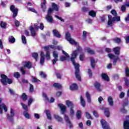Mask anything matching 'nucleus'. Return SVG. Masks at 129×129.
Masks as SVG:
<instances>
[{
  "mask_svg": "<svg viewBox=\"0 0 129 129\" xmlns=\"http://www.w3.org/2000/svg\"><path fill=\"white\" fill-rule=\"evenodd\" d=\"M108 21L107 22L108 27H112L113 22L120 21V17L119 16L114 17L112 18L111 15H108Z\"/></svg>",
  "mask_w": 129,
  "mask_h": 129,
  "instance_id": "3",
  "label": "nucleus"
},
{
  "mask_svg": "<svg viewBox=\"0 0 129 129\" xmlns=\"http://www.w3.org/2000/svg\"><path fill=\"white\" fill-rule=\"evenodd\" d=\"M45 57L46 58L47 60H50L51 59V57H50V52L49 51H46V53L45 54Z\"/></svg>",
  "mask_w": 129,
  "mask_h": 129,
  "instance_id": "38",
  "label": "nucleus"
},
{
  "mask_svg": "<svg viewBox=\"0 0 129 129\" xmlns=\"http://www.w3.org/2000/svg\"><path fill=\"white\" fill-rule=\"evenodd\" d=\"M15 23L16 27H19V26H20V22L19 21L15 20Z\"/></svg>",
  "mask_w": 129,
  "mask_h": 129,
  "instance_id": "61",
  "label": "nucleus"
},
{
  "mask_svg": "<svg viewBox=\"0 0 129 129\" xmlns=\"http://www.w3.org/2000/svg\"><path fill=\"white\" fill-rule=\"evenodd\" d=\"M52 53H53V57L54 58H58V52H57L56 50H54Z\"/></svg>",
  "mask_w": 129,
  "mask_h": 129,
  "instance_id": "39",
  "label": "nucleus"
},
{
  "mask_svg": "<svg viewBox=\"0 0 129 129\" xmlns=\"http://www.w3.org/2000/svg\"><path fill=\"white\" fill-rule=\"evenodd\" d=\"M101 77L103 80H105L106 81H109V78H108V76H107L106 74H102Z\"/></svg>",
  "mask_w": 129,
  "mask_h": 129,
  "instance_id": "20",
  "label": "nucleus"
},
{
  "mask_svg": "<svg viewBox=\"0 0 129 129\" xmlns=\"http://www.w3.org/2000/svg\"><path fill=\"white\" fill-rule=\"evenodd\" d=\"M9 39L10 43L12 44H14L16 42V39L14 38V36H10Z\"/></svg>",
  "mask_w": 129,
  "mask_h": 129,
  "instance_id": "32",
  "label": "nucleus"
},
{
  "mask_svg": "<svg viewBox=\"0 0 129 129\" xmlns=\"http://www.w3.org/2000/svg\"><path fill=\"white\" fill-rule=\"evenodd\" d=\"M66 104L67 105L68 107H70V108H74V104H73V103L70 100H67L66 101Z\"/></svg>",
  "mask_w": 129,
  "mask_h": 129,
  "instance_id": "15",
  "label": "nucleus"
},
{
  "mask_svg": "<svg viewBox=\"0 0 129 129\" xmlns=\"http://www.w3.org/2000/svg\"><path fill=\"white\" fill-rule=\"evenodd\" d=\"M86 96L87 97L88 102L90 103L91 102V98L90 97V94L88 92H86Z\"/></svg>",
  "mask_w": 129,
  "mask_h": 129,
  "instance_id": "26",
  "label": "nucleus"
},
{
  "mask_svg": "<svg viewBox=\"0 0 129 129\" xmlns=\"http://www.w3.org/2000/svg\"><path fill=\"white\" fill-rule=\"evenodd\" d=\"M55 18H56V19H58V20L61 21V22H64V19L57 15H55Z\"/></svg>",
  "mask_w": 129,
  "mask_h": 129,
  "instance_id": "60",
  "label": "nucleus"
},
{
  "mask_svg": "<svg viewBox=\"0 0 129 129\" xmlns=\"http://www.w3.org/2000/svg\"><path fill=\"white\" fill-rule=\"evenodd\" d=\"M86 52H87V53H88L89 54H91L92 55L95 54V52L93 50H92L91 49H90L89 48H86Z\"/></svg>",
  "mask_w": 129,
  "mask_h": 129,
  "instance_id": "24",
  "label": "nucleus"
},
{
  "mask_svg": "<svg viewBox=\"0 0 129 129\" xmlns=\"http://www.w3.org/2000/svg\"><path fill=\"white\" fill-rule=\"evenodd\" d=\"M64 119H66V122L68 123L69 127L71 128V127H72V124L71 123L70 120H69V117L68 116L64 115Z\"/></svg>",
  "mask_w": 129,
  "mask_h": 129,
  "instance_id": "16",
  "label": "nucleus"
},
{
  "mask_svg": "<svg viewBox=\"0 0 129 129\" xmlns=\"http://www.w3.org/2000/svg\"><path fill=\"white\" fill-rule=\"evenodd\" d=\"M53 35L55 36V37H57V38H60L61 35H60V33H59V32L57 31L56 30L54 29L53 31Z\"/></svg>",
  "mask_w": 129,
  "mask_h": 129,
  "instance_id": "25",
  "label": "nucleus"
},
{
  "mask_svg": "<svg viewBox=\"0 0 129 129\" xmlns=\"http://www.w3.org/2000/svg\"><path fill=\"white\" fill-rule=\"evenodd\" d=\"M81 104L82 106H83V107L85 106V100H84V99L82 96H81Z\"/></svg>",
  "mask_w": 129,
  "mask_h": 129,
  "instance_id": "35",
  "label": "nucleus"
},
{
  "mask_svg": "<svg viewBox=\"0 0 129 129\" xmlns=\"http://www.w3.org/2000/svg\"><path fill=\"white\" fill-rule=\"evenodd\" d=\"M34 116L35 118H37V119H39V118H40V115L38 113H34Z\"/></svg>",
  "mask_w": 129,
  "mask_h": 129,
  "instance_id": "63",
  "label": "nucleus"
},
{
  "mask_svg": "<svg viewBox=\"0 0 129 129\" xmlns=\"http://www.w3.org/2000/svg\"><path fill=\"white\" fill-rule=\"evenodd\" d=\"M30 30L31 32V36H32V37H35V36H36V31H35V29H34L33 26H30Z\"/></svg>",
  "mask_w": 129,
  "mask_h": 129,
  "instance_id": "21",
  "label": "nucleus"
},
{
  "mask_svg": "<svg viewBox=\"0 0 129 129\" xmlns=\"http://www.w3.org/2000/svg\"><path fill=\"white\" fill-rule=\"evenodd\" d=\"M124 80L125 85H126V86H129L128 79H127V78H124Z\"/></svg>",
  "mask_w": 129,
  "mask_h": 129,
  "instance_id": "42",
  "label": "nucleus"
},
{
  "mask_svg": "<svg viewBox=\"0 0 129 129\" xmlns=\"http://www.w3.org/2000/svg\"><path fill=\"white\" fill-rule=\"evenodd\" d=\"M115 43H117V44H119L120 43V38H115L114 39V40Z\"/></svg>",
  "mask_w": 129,
  "mask_h": 129,
  "instance_id": "46",
  "label": "nucleus"
},
{
  "mask_svg": "<svg viewBox=\"0 0 129 129\" xmlns=\"http://www.w3.org/2000/svg\"><path fill=\"white\" fill-rule=\"evenodd\" d=\"M32 56L34 59H35L36 61H37L38 59V53H33L32 54Z\"/></svg>",
  "mask_w": 129,
  "mask_h": 129,
  "instance_id": "44",
  "label": "nucleus"
},
{
  "mask_svg": "<svg viewBox=\"0 0 129 129\" xmlns=\"http://www.w3.org/2000/svg\"><path fill=\"white\" fill-rule=\"evenodd\" d=\"M58 106L60 108L61 113L63 114L64 112H66V106L62 104H59Z\"/></svg>",
  "mask_w": 129,
  "mask_h": 129,
  "instance_id": "13",
  "label": "nucleus"
},
{
  "mask_svg": "<svg viewBox=\"0 0 129 129\" xmlns=\"http://www.w3.org/2000/svg\"><path fill=\"white\" fill-rule=\"evenodd\" d=\"M108 102L111 106H112L113 105V99H112V97L109 96L108 97Z\"/></svg>",
  "mask_w": 129,
  "mask_h": 129,
  "instance_id": "23",
  "label": "nucleus"
},
{
  "mask_svg": "<svg viewBox=\"0 0 129 129\" xmlns=\"http://www.w3.org/2000/svg\"><path fill=\"white\" fill-rule=\"evenodd\" d=\"M94 87H95L96 89H97V91H101L102 89L100 87V84L98 82H96L94 84Z\"/></svg>",
  "mask_w": 129,
  "mask_h": 129,
  "instance_id": "18",
  "label": "nucleus"
},
{
  "mask_svg": "<svg viewBox=\"0 0 129 129\" xmlns=\"http://www.w3.org/2000/svg\"><path fill=\"white\" fill-rule=\"evenodd\" d=\"M54 117L56 120L59 121V122H62L63 121V118H62V117H61V116H59L58 115L54 114Z\"/></svg>",
  "mask_w": 129,
  "mask_h": 129,
  "instance_id": "19",
  "label": "nucleus"
},
{
  "mask_svg": "<svg viewBox=\"0 0 129 129\" xmlns=\"http://www.w3.org/2000/svg\"><path fill=\"white\" fill-rule=\"evenodd\" d=\"M89 15L91 17H96V12L94 11H91L89 12Z\"/></svg>",
  "mask_w": 129,
  "mask_h": 129,
  "instance_id": "34",
  "label": "nucleus"
},
{
  "mask_svg": "<svg viewBox=\"0 0 129 129\" xmlns=\"http://www.w3.org/2000/svg\"><path fill=\"white\" fill-rule=\"evenodd\" d=\"M58 61V58H54V59H52V63L53 65H55L56 64V62Z\"/></svg>",
  "mask_w": 129,
  "mask_h": 129,
  "instance_id": "52",
  "label": "nucleus"
},
{
  "mask_svg": "<svg viewBox=\"0 0 129 129\" xmlns=\"http://www.w3.org/2000/svg\"><path fill=\"white\" fill-rule=\"evenodd\" d=\"M81 114H82L81 111L78 110L76 113V116L78 119H80V118H81Z\"/></svg>",
  "mask_w": 129,
  "mask_h": 129,
  "instance_id": "31",
  "label": "nucleus"
},
{
  "mask_svg": "<svg viewBox=\"0 0 129 129\" xmlns=\"http://www.w3.org/2000/svg\"><path fill=\"white\" fill-rule=\"evenodd\" d=\"M100 109L101 110H104V114L107 117H109V115H110V113H109V109L108 108H103V106H101L100 107Z\"/></svg>",
  "mask_w": 129,
  "mask_h": 129,
  "instance_id": "11",
  "label": "nucleus"
},
{
  "mask_svg": "<svg viewBox=\"0 0 129 129\" xmlns=\"http://www.w3.org/2000/svg\"><path fill=\"white\" fill-rule=\"evenodd\" d=\"M123 126L124 129H129V116H126V120L124 121Z\"/></svg>",
  "mask_w": 129,
  "mask_h": 129,
  "instance_id": "12",
  "label": "nucleus"
},
{
  "mask_svg": "<svg viewBox=\"0 0 129 129\" xmlns=\"http://www.w3.org/2000/svg\"><path fill=\"white\" fill-rule=\"evenodd\" d=\"M21 105L25 111L23 112V115L25 117V118H27V119H30L31 118V115L29 114L28 111V106L24 103H21Z\"/></svg>",
  "mask_w": 129,
  "mask_h": 129,
  "instance_id": "6",
  "label": "nucleus"
},
{
  "mask_svg": "<svg viewBox=\"0 0 129 129\" xmlns=\"http://www.w3.org/2000/svg\"><path fill=\"white\" fill-rule=\"evenodd\" d=\"M87 35V32L84 31L83 33V39L85 40V38H86V36Z\"/></svg>",
  "mask_w": 129,
  "mask_h": 129,
  "instance_id": "47",
  "label": "nucleus"
},
{
  "mask_svg": "<svg viewBox=\"0 0 129 129\" xmlns=\"http://www.w3.org/2000/svg\"><path fill=\"white\" fill-rule=\"evenodd\" d=\"M88 72L89 77H92V72H91V70H90V69H88Z\"/></svg>",
  "mask_w": 129,
  "mask_h": 129,
  "instance_id": "58",
  "label": "nucleus"
},
{
  "mask_svg": "<svg viewBox=\"0 0 129 129\" xmlns=\"http://www.w3.org/2000/svg\"><path fill=\"white\" fill-rule=\"evenodd\" d=\"M113 51L114 54L117 55V56H115L112 53H109L108 56L110 59H112L113 60V63L114 65H115L117 61H120V58H119V57L118 56L120 54V48L118 46H117L113 48Z\"/></svg>",
  "mask_w": 129,
  "mask_h": 129,
  "instance_id": "2",
  "label": "nucleus"
},
{
  "mask_svg": "<svg viewBox=\"0 0 129 129\" xmlns=\"http://www.w3.org/2000/svg\"><path fill=\"white\" fill-rule=\"evenodd\" d=\"M45 112L46 114L47 118H48V119H49V120L52 119V116H51V114L50 113V110H46Z\"/></svg>",
  "mask_w": 129,
  "mask_h": 129,
  "instance_id": "22",
  "label": "nucleus"
},
{
  "mask_svg": "<svg viewBox=\"0 0 129 129\" xmlns=\"http://www.w3.org/2000/svg\"><path fill=\"white\" fill-rule=\"evenodd\" d=\"M52 9L53 10H54V11H58V6H57V5H56V4L52 3Z\"/></svg>",
  "mask_w": 129,
  "mask_h": 129,
  "instance_id": "36",
  "label": "nucleus"
},
{
  "mask_svg": "<svg viewBox=\"0 0 129 129\" xmlns=\"http://www.w3.org/2000/svg\"><path fill=\"white\" fill-rule=\"evenodd\" d=\"M125 75L126 77H129V69L128 68H126L125 69Z\"/></svg>",
  "mask_w": 129,
  "mask_h": 129,
  "instance_id": "40",
  "label": "nucleus"
},
{
  "mask_svg": "<svg viewBox=\"0 0 129 129\" xmlns=\"http://www.w3.org/2000/svg\"><path fill=\"white\" fill-rule=\"evenodd\" d=\"M32 82H37V83H39V82H40V81L37 80L35 77H32Z\"/></svg>",
  "mask_w": 129,
  "mask_h": 129,
  "instance_id": "48",
  "label": "nucleus"
},
{
  "mask_svg": "<svg viewBox=\"0 0 129 129\" xmlns=\"http://www.w3.org/2000/svg\"><path fill=\"white\" fill-rule=\"evenodd\" d=\"M124 92H121L119 94V98H123V97H124Z\"/></svg>",
  "mask_w": 129,
  "mask_h": 129,
  "instance_id": "55",
  "label": "nucleus"
},
{
  "mask_svg": "<svg viewBox=\"0 0 129 129\" xmlns=\"http://www.w3.org/2000/svg\"><path fill=\"white\" fill-rule=\"evenodd\" d=\"M10 113L11 115H10L9 114H7V118L8 119H11L13 116H15V111L12 108H11Z\"/></svg>",
  "mask_w": 129,
  "mask_h": 129,
  "instance_id": "17",
  "label": "nucleus"
},
{
  "mask_svg": "<svg viewBox=\"0 0 129 129\" xmlns=\"http://www.w3.org/2000/svg\"><path fill=\"white\" fill-rule=\"evenodd\" d=\"M34 91V86L33 85L30 84V92H33Z\"/></svg>",
  "mask_w": 129,
  "mask_h": 129,
  "instance_id": "56",
  "label": "nucleus"
},
{
  "mask_svg": "<svg viewBox=\"0 0 129 129\" xmlns=\"http://www.w3.org/2000/svg\"><path fill=\"white\" fill-rule=\"evenodd\" d=\"M14 76L15 78H19V77H20V73H19V72H16L14 73Z\"/></svg>",
  "mask_w": 129,
  "mask_h": 129,
  "instance_id": "50",
  "label": "nucleus"
},
{
  "mask_svg": "<svg viewBox=\"0 0 129 129\" xmlns=\"http://www.w3.org/2000/svg\"><path fill=\"white\" fill-rule=\"evenodd\" d=\"M46 4H47L46 0H43V3L41 4V8L43 11L46 10Z\"/></svg>",
  "mask_w": 129,
  "mask_h": 129,
  "instance_id": "33",
  "label": "nucleus"
},
{
  "mask_svg": "<svg viewBox=\"0 0 129 129\" xmlns=\"http://www.w3.org/2000/svg\"><path fill=\"white\" fill-rule=\"evenodd\" d=\"M49 48H51V49H53V50H55V49H56V47H55V46L53 45H49L48 46H45L44 47V49H45V50L47 51L49 50Z\"/></svg>",
  "mask_w": 129,
  "mask_h": 129,
  "instance_id": "29",
  "label": "nucleus"
},
{
  "mask_svg": "<svg viewBox=\"0 0 129 129\" xmlns=\"http://www.w3.org/2000/svg\"><path fill=\"white\" fill-rule=\"evenodd\" d=\"M10 10L13 13V18H16L18 16V9L15 8L14 5H12L10 7Z\"/></svg>",
  "mask_w": 129,
  "mask_h": 129,
  "instance_id": "8",
  "label": "nucleus"
},
{
  "mask_svg": "<svg viewBox=\"0 0 129 129\" xmlns=\"http://www.w3.org/2000/svg\"><path fill=\"white\" fill-rule=\"evenodd\" d=\"M85 115L87 118H91V116L90 115V114H89V113H88V112H86Z\"/></svg>",
  "mask_w": 129,
  "mask_h": 129,
  "instance_id": "54",
  "label": "nucleus"
},
{
  "mask_svg": "<svg viewBox=\"0 0 129 129\" xmlns=\"http://www.w3.org/2000/svg\"><path fill=\"white\" fill-rule=\"evenodd\" d=\"M111 14H112V15H113V16H114V17H117L116 15V11L114 10H113L111 11Z\"/></svg>",
  "mask_w": 129,
  "mask_h": 129,
  "instance_id": "49",
  "label": "nucleus"
},
{
  "mask_svg": "<svg viewBox=\"0 0 129 129\" xmlns=\"http://www.w3.org/2000/svg\"><path fill=\"white\" fill-rule=\"evenodd\" d=\"M42 95L45 100H47V101H49V98H48V97L47 96V94H46V93H43Z\"/></svg>",
  "mask_w": 129,
  "mask_h": 129,
  "instance_id": "45",
  "label": "nucleus"
},
{
  "mask_svg": "<svg viewBox=\"0 0 129 129\" xmlns=\"http://www.w3.org/2000/svg\"><path fill=\"white\" fill-rule=\"evenodd\" d=\"M91 60V66L92 68H94L95 67V60H94V58L93 57H90Z\"/></svg>",
  "mask_w": 129,
  "mask_h": 129,
  "instance_id": "28",
  "label": "nucleus"
},
{
  "mask_svg": "<svg viewBox=\"0 0 129 129\" xmlns=\"http://www.w3.org/2000/svg\"><path fill=\"white\" fill-rule=\"evenodd\" d=\"M53 86L54 87H56V88H61V84H59V83H54L53 84Z\"/></svg>",
  "mask_w": 129,
  "mask_h": 129,
  "instance_id": "43",
  "label": "nucleus"
},
{
  "mask_svg": "<svg viewBox=\"0 0 129 129\" xmlns=\"http://www.w3.org/2000/svg\"><path fill=\"white\" fill-rule=\"evenodd\" d=\"M78 88V87L77 86V85L76 84H73L70 86L71 90H77Z\"/></svg>",
  "mask_w": 129,
  "mask_h": 129,
  "instance_id": "27",
  "label": "nucleus"
},
{
  "mask_svg": "<svg viewBox=\"0 0 129 129\" xmlns=\"http://www.w3.org/2000/svg\"><path fill=\"white\" fill-rule=\"evenodd\" d=\"M53 12V9L49 8L47 13V15L46 16V19L48 23H53V18L51 16V14Z\"/></svg>",
  "mask_w": 129,
  "mask_h": 129,
  "instance_id": "7",
  "label": "nucleus"
},
{
  "mask_svg": "<svg viewBox=\"0 0 129 129\" xmlns=\"http://www.w3.org/2000/svg\"><path fill=\"white\" fill-rule=\"evenodd\" d=\"M121 11L122 12H125V5L122 6V7H121Z\"/></svg>",
  "mask_w": 129,
  "mask_h": 129,
  "instance_id": "64",
  "label": "nucleus"
},
{
  "mask_svg": "<svg viewBox=\"0 0 129 129\" xmlns=\"http://www.w3.org/2000/svg\"><path fill=\"white\" fill-rule=\"evenodd\" d=\"M40 57V64L41 65H43L44 64V62H45V55L44 54V52L41 51Z\"/></svg>",
  "mask_w": 129,
  "mask_h": 129,
  "instance_id": "14",
  "label": "nucleus"
},
{
  "mask_svg": "<svg viewBox=\"0 0 129 129\" xmlns=\"http://www.w3.org/2000/svg\"><path fill=\"white\" fill-rule=\"evenodd\" d=\"M1 77L2 78L1 82L4 85H7L8 83V84H12L13 83L12 80L8 78V77H6L5 75H1Z\"/></svg>",
  "mask_w": 129,
  "mask_h": 129,
  "instance_id": "5",
  "label": "nucleus"
},
{
  "mask_svg": "<svg viewBox=\"0 0 129 129\" xmlns=\"http://www.w3.org/2000/svg\"><path fill=\"white\" fill-rule=\"evenodd\" d=\"M84 59V54H81L80 55V60L81 61H83Z\"/></svg>",
  "mask_w": 129,
  "mask_h": 129,
  "instance_id": "57",
  "label": "nucleus"
},
{
  "mask_svg": "<svg viewBox=\"0 0 129 129\" xmlns=\"http://www.w3.org/2000/svg\"><path fill=\"white\" fill-rule=\"evenodd\" d=\"M40 75L42 78H46V74H45L43 72L40 73Z\"/></svg>",
  "mask_w": 129,
  "mask_h": 129,
  "instance_id": "51",
  "label": "nucleus"
},
{
  "mask_svg": "<svg viewBox=\"0 0 129 129\" xmlns=\"http://www.w3.org/2000/svg\"><path fill=\"white\" fill-rule=\"evenodd\" d=\"M23 65H24L23 67H22L20 70L23 74V75H25L26 74V67L27 68H28V69H30L32 67V63L31 62H25L23 63Z\"/></svg>",
  "mask_w": 129,
  "mask_h": 129,
  "instance_id": "4",
  "label": "nucleus"
},
{
  "mask_svg": "<svg viewBox=\"0 0 129 129\" xmlns=\"http://www.w3.org/2000/svg\"><path fill=\"white\" fill-rule=\"evenodd\" d=\"M101 123L103 129H110V127L108 125V123L105 120H101Z\"/></svg>",
  "mask_w": 129,
  "mask_h": 129,
  "instance_id": "9",
  "label": "nucleus"
},
{
  "mask_svg": "<svg viewBox=\"0 0 129 129\" xmlns=\"http://www.w3.org/2000/svg\"><path fill=\"white\" fill-rule=\"evenodd\" d=\"M67 58L66 56H60V61H65V60H66V59H67Z\"/></svg>",
  "mask_w": 129,
  "mask_h": 129,
  "instance_id": "59",
  "label": "nucleus"
},
{
  "mask_svg": "<svg viewBox=\"0 0 129 129\" xmlns=\"http://www.w3.org/2000/svg\"><path fill=\"white\" fill-rule=\"evenodd\" d=\"M0 26L1 28H3V29H6V28H7V23L4 21H1L0 23Z\"/></svg>",
  "mask_w": 129,
  "mask_h": 129,
  "instance_id": "30",
  "label": "nucleus"
},
{
  "mask_svg": "<svg viewBox=\"0 0 129 129\" xmlns=\"http://www.w3.org/2000/svg\"><path fill=\"white\" fill-rule=\"evenodd\" d=\"M98 100L99 103H101V101H103V98H102V97L100 96L98 98Z\"/></svg>",
  "mask_w": 129,
  "mask_h": 129,
  "instance_id": "62",
  "label": "nucleus"
},
{
  "mask_svg": "<svg viewBox=\"0 0 129 129\" xmlns=\"http://www.w3.org/2000/svg\"><path fill=\"white\" fill-rule=\"evenodd\" d=\"M66 40H67V41L70 43V44H72V45H75L76 46H78L77 50L73 51L71 60L74 66H75V69L76 70V77L77 79L79 80V81H80V80H81V77H80V75L79 74V67H80V66L79 64L75 62V59L77 57V55H78L79 53H81L82 52V48H81V47L79 46L78 42H76L73 40V39L71 38V36H70V33H69V32H67L66 33Z\"/></svg>",
  "mask_w": 129,
  "mask_h": 129,
  "instance_id": "1",
  "label": "nucleus"
},
{
  "mask_svg": "<svg viewBox=\"0 0 129 129\" xmlns=\"http://www.w3.org/2000/svg\"><path fill=\"white\" fill-rule=\"evenodd\" d=\"M21 98H22V99H23V100H27L28 97L27 96V95H26V94L23 93L22 94Z\"/></svg>",
  "mask_w": 129,
  "mask_h": 129,
  "instance_id": "41",
  "label": "nucleus"
},
{
  "mask_svg": "<svg viewBox=\"0 0 129 129\" xmlns=\"http://www.w3.org/2000/svg\"><path fill=\"white\" fill-rule=\"evenodd\" d=\"M22 41L23 44H27V39H26V37L24 35L22 36Z\"/></svg>",
  "mask_w": 129,
  "mask_h": 129,
  "instance_id": "37",
  "label": "nucleus"
},
{
  "mask_svg": "<svg viewBox=\"0 0 129 129\" xmlns=\"http://www.w3.org/2000/svg\"><path fill=\"white\" fill-rule=\"evenodd\" d=\"M62 52L63 55H65L67 58H69V54H68L66 51L62 50Z\"/></svg>",
  "mask_w": 129,
  "mask_h": 129,
  "instance_id": "53",
  "label": "nucleus"
},
{
  "mask_svg": "<svg viewBox=\"0 0 129 129\" xmlns=\"http://www.w3.org/2000/svg\"><path fill=\"white\" fill-rule=\"evenodd\" d=\"M3 110H4L5 112L8 111V106L4 103L0 104V113H3Z\"/></svg>",
  "mask_w": 129,
  "mask_h": 129,
  "instance_id": "10",
  "label": "nucleus"
}]
</instances>
